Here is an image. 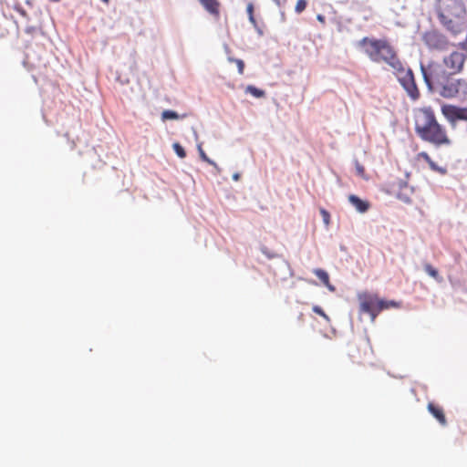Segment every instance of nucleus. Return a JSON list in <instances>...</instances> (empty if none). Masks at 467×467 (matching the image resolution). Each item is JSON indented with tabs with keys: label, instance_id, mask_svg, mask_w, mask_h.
<instances>
[{
	"label": "nucleus",
	"instance_id": "1",
	"mask_svg": "<svg viewBox=\"0 0 467 467\" xmlns=\"http://www.w3.org/2000/svg\"><path fill=\"white\" fill-rule=\"evenodd\" d=\"M414 130L423 141L435 148L448 147L451 140L446 128L439 123L434 110L431 107H422L413 111Z\"/></svg>",
	"mask_w": 467,
	"mask_h": 467
},
{
	"label": "nucleus",
	"instance_id": "2",
	"mask_svg": "<svg viewBox=\"0 0 467 467\" xmlns=\"http://www.w3.org/2000/svg\"><path fill=\"white\" fill-rule=\"evenodd\" d=\"M430 90L447 99L467 100V80L455 78L456 74L444 73L437 68L434 74H422Z\"/></svg>",
	"mask_w": 467,
	"mask_h": 467
},
{
	"label": "nucleus",
	"instance_id": "3",
	"mask_svg": "<svg viewBox=\"0 0 467 467\" xmlns=\"http://www.w3.org/2000/svg\"><path fill=\"white\" fill-rule=\"evenodd\" d=\"M441 25L457 37L467 28V12L462 0H436L435 5Z\"/></svg>",
	"mask_w": 467,
	"mask_h": 467
},
{
	"label": "nucleus",
	"instance_id": "4",
	"mask_svg": "<svg viewBox=\"0 0 467 467\" xmlns=\"http://www.w3.org/2000/svg\"><path fill=\"white\" fill-rule=\"evenodd\" d=\"M358 47L374 63H383L391 69L400 67L401 61L395 47L386 38L365 36L358 42Z\"/></svg>",
	"mask_w": 467,
	"mask_h": 467
},
{
	"label": "nucleus",
	"instance_id": "5",
	"mask_svg": "<svg viewBox=\"0 0 467 467\" xmlns=\"http://www.w3.org/2000/svg\"><path fill=\"white\" fill-rule=\"evenodd\" d=\"M454 46L457 49L444 56L441 61H431L427 67L421 66L422 74H434L437 68L444 73L460 74L467 58V41H461Z\"/></svg>",
	"mask_w": 467,
	"mask_h": 467
},
{
	"label": "nucleus",
	"instance_id": "6",
	"mask_svg": "<svg viewBox=\"0 0 467 467\" xmlns=\"http://www.w3.org/2000/svg\"><path fill=\"white\" fill-rule=\"evenodd\" d=\"M358 300L359 303V312L368 314L372 322L376 320L381 311L400 306V302L385 300L380 298L378 294L369 292L359 293Z\"/></svg>",
	"mask_w": 467,
	"mask_h": 467
},
{
	"label": "nucleus",
	"instance_id": "7",
	"mask_svg": "<svg viewBox=\"0 0 467 467\" xmlns=\"http://www.w3.org/2000/svg\"><path fill=\"white\" fill-rule=\"evenodd\" d=\"M392 71L396 75L400 84L406 90L410 99L414 101L419 99L420 93L416 85L412 70L409 67H406L402 61H400V67L397 68H392Z\"/></svg>",
	"mask_w": 467,
	"mask_h": 467
},
{
	"label": "nucleus",
	"instance_id": "8",
	"mask_svg": "<svg viewBox=\"0 0 467 467\" xmlns=\"http://www.w3.org/2000/svg\"><path fill=\"white\" fill-rule=\"evenodd\" d=\"M422 40L430 49L445 50L450 46L448 38L437 30L425 32L422 36Z\"/></svg>",
	"mask_w": 467,
	"mask_h": 467
},
{
	"label": "nucleus",
	"instance_id": "9",
	"mask_svg": "<svg viewBox=\"0 0 467 467\" xmlns=\"http://www.w3.org/2000/svg\"><path fill=\"white\" fill-rule=\"evenodd\" d=\"M441 113L450 121L456 120L467 121V108L457 107L454 105H443L441 107Z\"/></svg>",
	"mask_w": 467,
	"mask_h": 467
},
{
	"label": "nucleus",
	"instance_id": "10",
	"mask_svg": "<svg viewBox=\"0 0 467 467\" xmlns=\"http://www.w3.org/2000/svg\"><path fill=\"white\" fill-rule=\"evenodd\" d=\"M427 410L441 426L447 425V419L441 406L435 404L434 402H429Z\"/></svg>",
	"mask_w": 467,
	"mask_h": 467
},
{
	"label": "nucleus",
	"instance_id": "11",
	"mask_svg": "<svg viewBox=\"0 0 467 467\" xmlns=\"http://www.w3.org/2000/svg\"><path fill=\"white\" fill-rule=\"evenodd\" d=\"M398 186L399 192L397 193V197L406 203L410 202L411 195L413 193V188L409 186L408 182L403 180L399 181Z\"/></svg>",
	"mask_w": 467,
	"mask_h": 467
},
{
	"label": "nucleus",
	"instance_id": "12",
	"mask_svg": "<svg viewBox=\"0 0 467 467\" xmlns=\"http://www.w3.org/2000/svg\"><path fill=\"white\" fill-rule=\"evenodd\" d=\"M415 160L417 161H424L428 163L430 169L433 171H437L441 174H445L446 173V170L444 168H441V167H439L432 160L431 158L430 157V155L425 152V151H421V152H419L416 156H415Z\"/></svg>",
	"mask_w": 467,
	"mask_h": 467
},
{
	"label": "nucleus",
	"instance_id": "13",
	"mask_svg": "<svg viewBox=\"0 0 467 467\" xmlns=\"http://www.w3.org/2000/svg\"><path fill=\"white\" fill-rule=\"evenodd\" d=\"M204 9L211 15L218 17L220 15V2L218 0H199Z\"/></svg>",
	"mask_w": 467,
	"mask_h": 467
},
{
	"label": "nucleus",
	"instance_id": "14",
	"mask_svg": "<svg viewBox=\"0 0 467 467\" xmlns=\"http://www.w3.org/2000/svg\"><path fill=\"white\" fill-rule=\"evenodd\" d=\"M348 201L359 213H366L369 208V203L367 201H363L354 194L348 196Z\"/></svg>",
	"mask_w": 467,
	"mask_h": 467
},
{
	"label": "nucleus",
	"instance_id": "15",
	"mask_svg": "<svg viewBox=\"0 0 467 467\" xmlns=\"http://www.w3.org/2000/svg\"><path fill=\"white\" fill-rule=\"evenodd\" d=\"M314 274L319 278L324 285H326L329 290L334 291V286L330 284L328 274L323 269H315Z\"/></svg>",
	"mask_w": 467,
	"mask_h": 467
},
{
	"label": "nucleus",
	"instance_id": "16",
	"mask_svg": "<svg viewBox=\"0 0 467 467\" xmlns=\"http://www.w3.org/2000/svg\"><path fill=\"white\" fill-rule=\"evenodd\" d=\"M424 270H425V272H426L430 276H431V277H432V278H434L435 280H437V281H441V277L440 276L438 270H437V269H435L431 265H430V264H425V265H424Z\"/></svg>",
	"mask_w": 467,
	"mask_h": 467
},
{
	"label": "nucleus",
	"instance_id": "17",
	"mask_svg": "<svg viewBox=\"0 0 467 467\" xmlns=\"http://www.w3.org/2000/svg\"><path fill=\"white\" fill-rule=\"evenodd\" d=\"M180 119V116L177 112L170 109L163 110L161 113V119L167 120V119Z\"/></svg>",
	"mask_w": 467,
	"mask_h": 467
},
{
	"label": "nucleus",
	"instance_id": "18",
	"mask_svg": "<svg viewBox=\"0 0 467 467\" xmlns=\"http://www.w3.org/2000/svg\"><path fill=\"white\" fill-rule=\"evenodd\" d=\"M246 92L247 93H250L251 95H253L254 97L255 98H262L265 96V91L262 90V89H259L254 86H248L246 88Z\"/></svg>",
	"mask_w": 467,
	"mask_h": 467
},
{
	"label": "nucleus",
	"instance_id": "19",
	"mask_svg": "<svg viewBox=\"0 0 467 467\" xmlns=\"http://www.w3.org/2000/svg\"><path fill=\"white\" fill-rule=\"evenodd\" d=\"M172 148H173L175 153L180 158H182V159L185 158L186 152H185L183 147L180 143H178V142L173 143Z\"/></svg>",
	"mask_w": 467,
	"mask_h": 467
},
{
	"label": "nucleus",
	"instance_id": "20",
	"mask_svg": "<svg viewBox=\"0 0 467 467\" xmlns=\"http://www.w3.org/2000/svg\"><path fill=\"white\" fill-rule=\"evenodd\" d=\"M306 6H307L306 0H297L296 6H295V11L297 14H301L306 8Z\"/></svg>",
	"mask_w": 467,
	"mask_h": 467
},
{
	"label": "nucleus",
	"instance_id": "21",
	"mask_svg": "<svg viewBox=\"0 0 467 467\" xmlns=\"http://www.w3.org/2000/svg\"><path fill=\"white\" fill-rule=\"evenodd\" d=\"M246 11H247V14H248L249 21L253 25H255L256 21H255V18H254V5L252 3H249L247 5Z\"/></svg>",
	"mask_w": 467,
	"mask_h": 467
},
{
	"label": "nucleus",
	"instance_id": "22",
	"mask_svg": "<svg viewBox=\"0 0 467 467\" xmlns=\"http://www.w3.org/2000/svg\"><path fill=\"white\" fill-rule=\"evenodd\" d=\"M229 60L231 62H234L237 66V68H238V73L240 75H243L244 74V63L242 59H238V58H229Z\"/></svg>",
	"mask_w": 467,
	"mask_h": 467
},
{
	"label": "nucleus",
	"instance_id": "23",
	"mask_svg": "<svg viewBox=\"0 0 467 467\" xmlns=\"http://www.w3.org/2000/svg\"><path fill=\"white\" fill-rule=\"evenodd\" d=\"M312 310H313L316 314H317V315H319L320 317H323L324 319H326L327 321H329V320H330V319H329V317H328V316L324 312V310H323L320 306H314L312 307Z\"/></svg>",
	"mask_w": 467,
	"mask_h": 467
},
{
	"label": "nucleus",
	"instance_id": "24",
	"mask_svg": "<svg viewBox=\"0 0 467 467\" xmlns=\"http://www.w3.org/2000/svg\"><path fill=\"white\" fill-rule=\"evenodd\" d=\"M320 213H321L324 223L326 224V226H328L330 223L329 213L327 210L322 208V209H320Z\"/></svg>",
	"mask_w": 467,
	"mask_h": 467
},
{
	"label": "nucleus",
	"instance_id": "25",
	"mask_svg": "<svg viewBox=\"0 0 467 467\" xmlns=\"http://www.w3.org/2000/svg\"><path fill=\"white\" fill-rule=\"evenodd\" d=\"M355 168H356V172L358 176H360V177L365 176V168L362 164H360L358 161H356Z\"/></svg>",
	"mask_w": 467,
	"mask_h": 467
},
{
	"label": "nucleus",
	"instance_id": "26",
	"mask_svg": "<svg viewBox=\"0 0 467 467\" xmlns=\"http://www.w3.org/2000/svg\"><path fill=\"white\" fill-rule=\"evenodd\" d=\"M198 150H199V153H200V156L202 158V161L210 163V164H214L213 161H211L207 155L205 154V152L203 151V150L202 149L201 146L198 147Z\"/></svg>",
	"mask_w": 467,
	"mask_h": 467
},
{
	"label": "nucleus",
	"instance_id": "27",
	"mask_svg": "<svg viewBox=\"0 0 467 467\" xmlns=\"http://www.w3.org/2000/svg\"><path fill=\"white\" fill-rule=\"evenodd\" d=\"M317 19L322 24L326 23V18L323 15H317Z\"/></svg>",
	"mask_w": 467,
	"mask_h": 467
},
{
	"label": "nucleus",
	"instance_id": "28",
	"mask_svg": "<svg viewBox=\"0 0 467 467\" xmlns=\"http://www.w3.org/2000/svg\"><path fill=\"white\" fill-rule=\"evenodd\" d=\"M102 2H104L106 5H108L109 3V0H101Z\"/></svg>",
	"mask_w": 467,
	"mask_h": 467
}]
</instances>
